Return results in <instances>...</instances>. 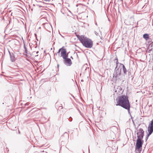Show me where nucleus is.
I'll use <instances>...</instances> for the list:
<instances>
[{
	"label": "nucleus",
	"mask_w": 153,
	"mask_h": 153,
	"mask_svg": "<svg viewBox=\"0 0 153 153\" xmlns=\"http://www.w3.org/2000/svg\"><path fill=\"white\" fill-rule=\"evenodd\" d=\"M116 105H120L126 109H129L130 105L128 97L125 95H121L116 99Z\"/></svg>",
	"instance_id": "obj_1"
},
{
	"label": "nucleus",
	"mask_w": 153,
	"mask_h": 153,
	"mask_svg": "<svg viewBox=\"0 0 153 153\" xmlns=\"http://www.w3.org/2000/svg\"><path fill=\"white\" fill-rule=\"evenodd\" d=\"M76 36L83 46L87 48H91L92 47V41L84 35H76Z\"/></svg>",
	"instance_id": "obj_2"
},
{
	"label": "nucleus",
	"mask_w": 153,
	"mask_h": 153,
	"mask_svg": "<svg viewBox=\"0 0 153 153\" xmlns=\"http://www.w3.org/2000/svg\"><path fill=\"white\" fill-rule=\"evenodd\" d=\"M64 47L60 48L58 53L61 52L60 54L61 56L62 57L63 59H66L68 57V55L66 54L67 51L66 50L63 48Z\"/></svg>",
	"instance_id": "obj_3"
},
{
	"label": "nucleus",
	"mask_w": 153,
	"mask_h": 153,
	"mask_svg": "<svg viewBox=\"0 0 153 153\" xmlns=\"http://www.w3.org/2000/svg\"><path fill=\"white\" fill-rule=\"evenodd\" d=\"M144 131L142 128H140L137 133V139H142L144 136Z\"/></svg>",
	"instance_id": "obj_4"
},
{
	"label": "nucleus",
	"mask_w": 153,
	"mask_h": 153,
	"mask_svg": "<svg viewBox=\"0 0 153 153\" xmlns=\"http://www.w3.org/2000/svg\"><path fill=\"white\" fill-rule=\"evenodd\" d=\"M121 68H118L117 69H115V71L113 74V78H117L119 77L121 74Z\"/></svg>",
	"instance_id": "obj_5"
},
{
	"label": "nucleus",
	"mask_w": 153,
	"mask_h": 153,
	"mask_svg": "<svg viewBox=\"0 0 153 153\" xmlns=\"http://www.w3.org/2000/svg\"><path fill=\"white\" fill-rule=\"evenodd\" d=\"M149 135H150L153 131V120L151 121L148 128Z\"/></svg>",
	"instance_id": "obj_6"
},
{
	"label": "nucleus",
	"mask_w": 153,
	"mask_h": 153,
	"mask_svg": "<svg viewBox=\"0 0 153 153\" xmlns=\"http://www.w3.org/2000/svg\"><path fill=\"white\" fill-rule=\"evenodd\" d=\"M143 143L142 139H137L136 143V147L137 148H140L142 147V145Z\"/></svg>",
	"instance_id": "obj_7"
},
{
	"label": "nucleus",
	"mask_w": 153,
	"mask_h": 153,
	"mask_svg": "<svg viewBox=\"0 0 153 153\" xmlns=\"http://www.w3.org/2000/svg\"><path fill=\"white\" fill-rule=\"evenodd\" d=\"M123 91H122V89L120 86H118L115 89V92L118 95H120L123 92Z\"/></svg>",
	"instance_id": "obj_8"
},
{
	"label": "nucleus",
	"mask_w": 153,
	"mask_h": 153,
	"mask_svg": "<svg viewBox=\"0 0 153 153\" xmlns=\"http://www.w3.org/2000/svg\"><path fill=\"white\" fill-rule=\"evenodd\" d=\"M64 59V63L65 64L68 66H70L71 64V62L70 59L66 58V59Z\"/></svg>",
	"instance_id": "obj_9"
},
{
	"label": "nucleus",
	"mask_w": 153,
	"mask_h": 153,
	"mask_svg": "<svg viewBox=\"0 0 153 153\" xmlns=\"http://www.w3.org/2000/svg\"><path fill=\"white\" fill-rule=\"evenodd\" d=\"M143 38L145 39L146 40H148L149 39V36L148 34H145L143 36Z\"/></svg>",
	"instance_id": "obj_10"
},
{
	"label": "nucleus",
	"mask_w": 153,
	"mask_h": 153,
	"mask_svg": "<svg viewBox=\"0 0 153 153\" xmlns=\"http://www.w3.org/2000/svg\"><path fill=\"white\" fill-rule=\"evenodd\" d=\"M10 59L11 61L13 62L15 61L16 59L13 55H10Z\"/></svg>",
	"instance_id": "obj_11"
},
{
	"label": "nucleus",
	"mask_w": 153,
	"mask_h": 153,
	"mask_svg": "<svg viewBox=\"0 0 153 153\" xmlns=\"http://www.w3.org/2000/svg\"><path fill=\"white\" fill-rule=\"evenodd\" d=\"M141 150L140 149V148H137L136 147L135 152L136 153H140Z\"/></svg>",
	"instance_id": "obj_12"
},
{
	"label": "nucleus",
	"mask_w": 153,
	"mask_h": 153,
	"mask_svg": "<svg viewBox=\"0 0 153 153\" xmlns=\"http://www.w3.org/2000/svg\"><path fill=\"white\" fill-rule=\"evenodd\" d=\"M121 65L123 66V70L124 73V74H126V71H127L124 65L123 64H121Z\"/></svg>",
	"instance_id": "obj_13"
},
{
	"label": "nucleus",
	"mask_w": 153,
	"mask_h": 153,
	"mask_svg": "<svg viewBox=\"0 0 153 153\" xmlns=\"http://www.w3.org/2000/svg\"><path fill=\"white\" fill-rule=\"evenodd\" d=\"M114 61L115 62L116 64L117 65L118 64V59L117 57L114 59Z\"/></svg>",
	"instance_id": "obj_14"
},
{
	"label": "nucleus",
	"mask_w": 153,
	"mask_h": 153,
	"mask_svg": "<svg viewBox=\"0 0 153 153\" xmlns=\"http://www.w3.org/2000/svg\"><path fill=\"white\" fill-rule=\"evenodd\" d=\"M38 52H39V51H38L36 53H38Z\"/></svg>",
	"instance_id": "obj_15"
},
{
	"label": "nucleus",
	"mask_w": 153,
	"mask_h": 153,
	"mask_svg": "<svg viewBox=\"0 0 153 153\" xmlns=\"http://www.w3.org/2000/svg\"><path fill=\"white\" fill-rule=\"evenodd\" d=\"M61 107H62V106H61ZM62 108V107H61V108Z\"/></svg>",
	"instance_id": "obj_16"
}]
</instances>
